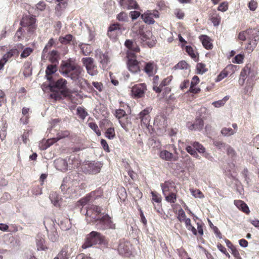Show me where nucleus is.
<instances>
[{"mask_svg":"<svg viewBox=\"0 0 259 259\" xmlns=\"http://www.w3.org/2000/svg\"><path fill=\"white\" fill-rule=\"evenodd\" d=\"M236 133V131L231 127H224L221 130V134L224 136H230Z\"/></svg>","mask_w":259,"mask_h":259,"instance_id":"nucleus-50","label":"nucleus"},{"mask_svg":"<svg viewBox=\"0 0 259 259\" xmlns=\"http://www.w3.org/2000/svg\"><path fill=\"white\" fill-rule=\"evenodd\" d=\"M213 145L219 149H225L227 145L225 143L221 141H215L213 142Z\"/></svg>","mask_w":259,"mask_h":259,"instance_id":"nucleus-63","label":"nucleus"},{"mask_svg":"<svg viewBox=\"0 0 259 259\" xmlns=\"http://www.w3.org/2000/svg\"><path fill=\"white\" fill-rule=\"evenodd\" d=\"M152 108L148 107L141 111L138 114L139 118L141 120V125H143L146 127L149 125L151 117L149 115L151 112Z\"/></svg>","mask_w":259,"mask_h":259,"instance_id":"nucleus-11","label":"nucleus"},{"mask_svg":"<svg viewBox=\"0 0 259 259\" xmlns=\"http://www.w3.org/2000/svg\"><path fill=\"white\" fill-rule=\"evenodd\" d=\"M189 65L185 61H181L176 65H175L172 69L173 70H181V69H187L188 68Z\"/></svg>","mask_w":259,"mask_h":259,"instance_id":"nucleus-46","label":"nucleus"},{"mask_svg":"<svg viewBox=\"0 0 259 259\" xmlns=\"http://www.w3.org/2000/svg\"><path fill=\"white\" fill-rule=\"evenodd\" d=\"M177 192H174L164 195L165 198V200L170 203H175L177 198Z\"/></svg>","mask_w":259,"mask_h":259,"instance_id":"nucleus-40","label":"nucleus"},{"mask_svg":"<svg viewBox=\"0 0 259 259\" xmlns=\"http://www.w3.org/2000/svg\"><path fill=\"white\" fill-rule=\"evenodd\" d=\"M49 60L52 64H58L59 59V52L56 50H52L49 53Z\"/></svg>","mask_w":259,"mask_h":259,"instance_id":"nucleus-33","label":"nucleus"},{"mask_svg":"<svg viewBox=\"0 0 259 259\" xmlns=\"http://www.w3.org/2000/svg\"><path fill=\"white\" fill-rule=\"evenodd\" d=\"M33 51V50L29 47L26 48L21 54V58H25L28 57Z\"/></svg>","mask_w":259,"mask_h":259,"instance_id":"nucleus-58","label":"nucleus"},{"mask_svg":"<svg viewBox=\"0 0 259 259\" xmlns=\"http://www.w3.org/2000/svg\"><path fill=\"white\" fill-rule=\"evenodd\" d=\"M101 165V163L98 162H91L88 164L87 170L90 174H96L100 172Z\"/></svg>","mask_w":259,"mask_h":259,"instance_id":"nucleus-25","label":"nucleus"},{"mask_svg":"<svg viewBox=\"0 0 259 259\" xmlns=\"http://www.w3.org/2000/svg\"><path fill=\"white\" fill-rule=\"evenodd\" d=\"M127 57L128 58L127 65L129 71L133 73L140 72L141 62L136 59V54L132 52L127 53Z\"/></svg>","mask_w":259,"mask_h":259,"instance_id":"nucleus-7","label":"nucleus"},{"mask_svg":"<svg viewBox=\"0 0 259 259\" xmlns=\"http://www.w3.org/2000/svg\"><path fill=\"white\" fill-rule=\"evenodd\" d=\"M154 125L160 130L164 129L167 125L166 117L164 114L157 115L154 119Z\"/></svg>","mask_w":259,"mask_h":259,"instance_id":"nucleus-18","label":"nucleus"},{"mask_svg":"<svg viewBox=\"0 0 259 259\" xmlns=\"http://www.w3.org/2000/svg\"><path fill=\"white\" fill-rule=\"evenodd\" d=\"M67 81L64 78H60L49 85L51 92L50 97L55 100H60L69 97L70 91L67 87Z\"/></svg>","mask_w":259,"mask_h":259,"instance_id":"nucleus-3","label":"nucleus"},{"mask_svg":"<svg viewBox=\"0 0 259 259\" xmlns=\"http://www.w3.org/2000/svg\"><path fill=\"white\" fill-rule=\"evenodd\" d=\"M146 90V84L145 83H139L133 87L132 94L135 98H141L144 96Z\"/></svg>","mask_w":259,"mask_h":259,"instance_id":"nucleus-16","label":"nucleus"},{"mask_svg":"<svg viewBox=\"0 0 259 259\" xmlns=\"http://www.w3.org/2000/svg\"><path fill=\"white\" fill-rule=\"evenodd\" d=\"M92 85L99 92H102L104 89V85L101 82L93 81Z\"/></svg>","mask_w":259,"mask_h":259,"instance_id":"nucleus-59","label":"nucleus"},{"mask_svg":"<svg viewBox=\"0 0 259 259\" xmlns=\"http://www.w3.org/2000/svg\"><path fill=\"white\" fill-rule=\"evenodd\" d=\"M186 52L188 55L193 59L195 62H198L199 60V54L197 52L195 51L193 48L190 46H187L185 48Z\"/></svg>","mask_w":259,"mask_h":259,"instance_id":"nucleus-32","label":"nucleus"},{"mask_svg":"<svg viewBox=\"0 0 259 259\" xmlns=\"http://www.w3.org/2000/svg\"><path fill=\"white\" fill-rule=\"evenodd\" d=\"M124 46L128 49L127 53L132 52L136 54L140 51V49L135 40L126 39Z\"/></svg>","mask_w":259,"mask_h":259,"instance_id":"nucleus-21","label":"nucleus"},{"mask_svg":"<svg viewBox=\"0 0 259 259\" xmlns=\"http://www.w3.org/2000/svg\"><path fill=\"white\" fill-rule=\"evenodd\" d=\"M177 218L179 220V221L181 222H183L186 220L188 219L185 211L182 208H180L178 210Z\"/></svg>","mask_w":259,"mask_h":259,"instance_id":"nucleus-53","label":"nucleus"},{"mask_svg":"<svg viewBox=\"0 0 259 259\" xmlns=\"http://www.w3.org/2000/svg\"><path fill=\"white\" fill-rule=\"evenodd\" d=\"M59 4L56 6L55 10L61 12L65 9L67 5V0H56Z\"/></svg>","mask_w":259,"mask_h":259,"instance_id":"nucleus-45","label":"nucleus"},{"mask_svg":"<svg viewBox=\"0 0 259 259\" xmlns=\"http://www.w3.org/2000/svg\"><path fill=\"white\" fill-rule=\"evenodd\" d=\"M228 9V3L226 2H224L221 3L218 8V10L221 12H226Z\"/></svg>","mask_w":259,"mask_h":259,"instance_id":"nucleus-64","label":"nucleus"},{"mask_svg":"<svg viewBox=\"0 0 259 259\" xmlns=\"http://www.w3.org/2000/svg\"><path fill=\"white\" fill-rule=\"evenodd\" d=\"M234 204L240 210H242L243 212L248 214L250 212L249 209L247 204L242 200H235L234 202Z\"/></svg>","mask_w":259,"mask_h":259,"instance_id":"nucleus-30","label":"nucleus"},{"mask_svg":"<svg viewBox=\"0 0 259 259\" xmlns=\"http://www.w3.org/2000/svg\"><path fill=\"white\" fill-rule=\"evenodd\" d=\"M144 62V67L143 71L146 73L148 76H153L156 72L158 69L157 64L154 61H149Z\"/></svg>","mask_w":259,"mask_h":259,"instance_id":"nucleus-17","label":"nucleus"},{"mask_svg":"<svg viewBox=\"0 0 259 259\" xmlns=\"http://www.w3.org/2000/svg\"><path fill=\"white\" fill-rule=\"evenodd\" d=\"M191 220L189 218H188V219L186 220L183 222L185 223V226L187 230L189 231H191L193 234L196 236L197 235V230L195 229V228L193 226L191 223Z\"/></svg>","mask_w":259,"mask_h":259,"instance_id":"nucleus-44","label":"nucleus"},{"mask_svg":"<svg viewBox=\"0 0 259 259\" xmlns=\"http://www.w3.org/2000/svg\"><path fill=\"white\" fill-rule=\"evenodd\" d=\"M77 114L80 118L84 119L88 115V113L83 108L78 107L77 109Z\"/></svg>","mask_w":259,"mask_h":259,"instance_id":"nucleus-52","label":"nucleus"},{"mask_svg":"<svg viewBox=\"0 0 259 259\" xmlns=\"http://www.w3.org/2000/svg\"><path fill=\"white\" fill-rule=\"evenodd\" d=\"M236 66L232 64L227 65L226 68L219 74L215 80L216 81H220L226 77L229 74H232L235 72Z\"/></svg>","mask_w":259,"mask_h":259,"instance_id":"nucleus-20","label":"nucleus"},{"mask_svg":"<svg viewBox=\"0 0 259 259\" xmlns=\"http://www.w3.org/2000/svg\"><path fill=\"white\" fill-rule=\"evenodd\" d=\"M193 146L200 153H204L205 152V148L199 143L195 142L193 144Z\"/></svg>","mask_w":259,"mask_h":259,"instance_id":"nucleus-57","label":"nucleus"},{"mask_svg":"<svg viewBox=\"0 0 259 259\" xmlns=\"http://www.w3.org/2000/svg\"><path fill=\"white\" fill-rule=\"evenodd\" d=\"M203 47L207 50H211L212 49L213 45L211 42L210 38L206 35H202L200 36Z\"/></svg>","mask_w":259,"mask_h":259,"instance_id":"nucleus-31","label":"nucleus"},{"mask_svg":"<svg viewBox=\"0 0 259 259\" xmlns=\"http://www.w3.org/2000/svg\"><path fill=\"white\" fill-rule=\"evenodd\" d=\"M160 186L163 195L174 192H178L175 183L172 181H166L164 183H161Z\"/></svg>","mask_w":259,"mask_h":259,"instance_id":"nucleus-15","label":"nucleus"},{"mask_svg":"<svg viewBox=\"0 0 259 259\" xmlns=\"http://www.w3.org/2000/svg\"><path fill=\"white\" fill-rule=\"evenodd\" d=\"M127 115L125 111L123 109H118L115 110V115L118 120L125 117Z\"/></svg>","mask_w":259,"mask_h":259,"instance_id":"nucleus-54","label":"nucleus"},{"mask_svg":"<svg viewBox=\"0 0 259 259\" xmlns=\"http://www.w3.org/2000/svg\"><path fill=\"white\" fill-rule=\"evenodd\" d=\"M197 72L198 74H203L207 71L206 65L202 63H198L196 65Z\"/></svg>","mask_w":259,"mask_h":259,"instance_id":"nucleus-49","label":"nucleus"},{"mask_svg":"<svg viewBox=\"0 0 259 259\" xmlns=\"http://www.w3.org/2000/svg\"><path fill=\"white\" fill-rule=\"evenodd\" d=\"M68 255V247L64 246L56 257H58L59 259H67Z\"/></svg>","mask_w":259,"mask_h":259,"instance_id":"nucleus-47","label":"nucleus"},{"mask_svg":"<svg viewBox=\"0 0 259 259\" xmlns=\"http://www.w3.org/2000/svg\"><path fill=\"white\" fill-rule=\"evenodd\" d=\"M57 70V64H51L47 66L46 70V74L48 80H50L52 79L51 75L55 73Z\"/></svg>","mask_w":259,"mask_h":259,"instance_id":"nucleus-35","label":"nucleus"},{"mask_svg":"<svg viewBox=\"0 0 259 259\" xmlns=\"http://www.w3.org/2000/svg\"><path fill=\"white\" fill-rule=\"evenodd\" d=\"M103 190L99 188L96 189V190L91 192L89 194H88L91 201H93L103 196Z\"/></svg>","mask_w":259,"mask_h":259,"instance_id":"nucleus-36","label":"nucleus"},{"mask_svg":"<svg viewBox=\"0 0 259 259\" xmlns=\"http://www.w3.org/2000/svg\"><path fill=\"white\" fill-rule=\"evenodd\" d=\"M25 31L23 29V28L21 27H20L16 32L15 37L17 38V40L18 41H20L24 37L25 35Z\"/></svg>","mask_w":259,"mask_h":259,"instance_id":"nucleus-51","label":"nucleus"},{"mask_svg":"<svg viewBox=\"0 0 259 259\" xmlns=\"http://www.w3.org/2000/svg\"><path fill=\"white\" fill-rule=\"evenodd\" d=\"M101 211L102 208L100 206L94 204L89 205L85 209H81L82 213H85L87 221L89 223L97 222L100 218Z\"/></svg>","mask_w":259,"mask_h":259,"instance_id":"nucleus-5","label":"nucleus"},{"mask_svg":"<svg viewBox=\"0 0 259 259\" xmlns=\"http://www.w3.org/2000/svg\"><path fill=\"white\" fill-rule=\"evenodd\" d=\"M36 245L38 250H44L47 248L45 245V240L41 236H37L36 238Z\"/></svg>","mask_w":259,"mask_h":259,"instance_id":"nucleus-39","label":"nucleus"},{"mask_svg":"<svg viewBox=\"0 0 259 259\" xmlns=\"http://www.w3.org/2000/svg\"><path fill=\"white\" fill-rule=\"evenodd\" d=\"M172 78H173V77L172 75L168 76L166 77V78H164L160 82L159 84L158 85V87H159V88H160V93L162 91L164 87H165L170 84V82L171 81V80L172 79Z\"/></svg>","mask_w":259,"mask_h":259,"instance_id":"nucleus-41","label":"nucleus"},{"mask_svg":"<svg viewBox=\"0 0 259 259\" xmlns=\"http://www.w3.org/2000/svg\"><path fill=\"white\" fill-rule=\"evenodd\" d=\"M132 247L130 242L121 240L119 244L118 251L122 255L129 256L132 254Z\"/></svg>","mask_w":259,"mask_h":259,"instance_id":"nucleus-14","label":"nucleus"},{"mask_svg":"<svg viewBox=\"0 0 259 259\" xmlns=\"http://www.w3.org/2000/svg\"><path fill=\"white\" fill-rule=\"evenodd\" d=\"M89 127L93 130L98 136L101 135V132L97 124L95 122H90L89 123Z\"/></svg>","mask_w":259,"mask_h":259,"instance_id":"nucleus-60","label":"nucleus"},{"mask_svg":"<svg viewBox=\"0 0 259 259\" xmlns=\"http://www.w3.org/2000/svg\"><path fill=\"white\" fill-rule=\"evenodd\" d=\"M250 67L248 65H246L241 70L239 79V83L241 85H243L245 83V80L247 76L250 72Z\"/></svg>","mask_w":259,"mask_h":259,"instance_id":"nucleus-24","label":"nucleus"},{"mask_svg":"<svg viewBox=\"0 0 259 259\" xmlns=\"http://www.w3.org/2000/svg\"><path fill=\"white\" fill-rule=\"evenodd\" d=\"M55 43V41L53 38H51L49 39L48 43L45 46V48H44L42 54H41V58H43L45 57L46 55V54L47 53L49 50H50L54 45Z\"/></svg>","mask_w":259,"mask_h":259,"instance_id":"nucleus-38","label":"nucleus"},{"mask_svg":"<svg viewBox=\"0 0 259 259\" xmlns=\"http://www.w3.org/2000/svg\"><path fill=\"white\" fill-rule=\"evenodd\" d=\"M209 19L213 25L217 26L220 24L221 18L219 14L214 12L210 16Z\"/></svg>","mask_w":259,"mask_h":259,"instance_id":"nucleus-43","label":"nucleus"},{"mask_svg":"<svg viewBox=\"0 0 259 259\" xmlns=\"http://www.w3.org/2000/svg\"><path fill=\"white\" fill-rule=\"evenodd\" d=\"M50 199L52 203L56 206H60V202L62 200L59 195L55 192L51 193L50 195Z\"/></svg>","mask_w":259,"mask_h":259,"instance_id":"nucleus-34","label":"nucleus"},{"mask_svg":"<svg viewBox=\"0 0 259 259\" xmlns=\"http://www.w3.org/2000/svg\"><path fill=\"white\" fill-rule=\"evenodd\" d=\"M82 68L77 64L74 58H69L62 61L60 66V72L64 76L73 80L79 79L82 72Z\"/></svg>","mask_w":259,"mask_h":259,"instance_id":"nucleus-1","label":"nucleus"},{"mask_svg":"<svg viewBox=\"0 0 259 259\" xmlns=\"http://www.w3.org/2000/svg\"><path fill=\"white\" fill-rule=\"evenodd\" d=\"M36 19L34 16L23 15L20 22L22 27L25 28L29 36L35 33L37 29Z\"/></svg>","mask_w":259,"mask_h":259,"instance_id":"nucleus-4","label":"nucleus"},{"mask_svg":"<svg viewBox=\"0 0 259 259\" xmlns=\"http://www.w3.org/2000/svg\"><path fill=\"white\" fill-rule=\"evenodd\" d=\"M229 96H226L222 100H220L219 101L213 102L212 103V105L215 107H217V108L220 107L221 106H224L225 105V104L226 103V102L229 100Z\"/></svg>","mask_w":259,"mask_h":259,"instance_id":"nucleus-48","label":"nucleus"},{"mask_svg":"<svg viewBox=\"0 0 259 259\" xmlns=\"http://www.w3.org/2000/svg\"><path fill=\"white\" fill-rule=\"evenodd\" d=\"M188 127L190 130L200 131L203 128L204 122L201 118H196L193 123L188 124Z\"/></svg>","mask_w":259,"mask_h":259,"instance_id":"nucleus-27","label":"nucleus"},{"mask_svg":"<svg viewBox=\"0 0 259 259\" xmlns=\"http://www.w3.org/2000/svg\"><path fill=\"white\" fill-rule=\"evenodd\" d=\"M159 13L157 10H147L142 14L141 18L143 21L148 24H153L155 23L154 18L159 17Z\"/></svg>","mask_w":259,"mask_h":259,"instance_id":"nucleus-10","label":"nucleus"},{"mask_svg":"<svg viewBox=\"0 0 259 259\" xmlns=\"http://www.w3.org/2000/svg\"><path fill=\"white\" fill-rule=\"evenodd\" d=\"M238 39L241 41L247 40L244 50L250 53L255 48L259 40V31L256 28H248L240 32Z\"/></svg>","mask_w":259,"mask_h":259,"instance_id":"nucleus-2","label":"nucleus"},{"mask_svg":"<svg viewBox=\"0 0 259 259\" xmlns=\"http://www.w3.org/2000/svg\"><path fill=\"white\" fill-rule=\"evenodd\" d=\"M79 46L82 54L84 56H88L92 52L91 47L88 44H81Z\"/></svg>","mask_w":259,"mask_h":259,"instance_id":"nucleus-37","label":"nucleus"},{"mask_svg":"<svg viewBox=\"0 0 259 259\" xmlns=\"http://www.w3.org/2000/svg\"><path fill=\"white\" fill-rule=\"evenodd\" d=\"M121 127L126 131H127L132 127L131 118L127 115L125 117L118 120Z\"/></svg>","mask_w":259,"mask_h":259,"instance_id":"nucleus-29","label":"nucleus"},{"mask_svg":"<svg viewBox=\"0 0 259 259\" xmlns=\"http://www.w3.org/2000/svg\"><path fill=\"white\" fill-rule=\"evenodd\" d=\"M83 65L85 67L87 73L91 76L98 74L97 66L95 63L94 59L91 57L83 58L81 59Z\"/></svg>","mask_w":259,"mask_h":259,"instance_id":"nucleus-8","label":"nucleus"},{"mask_svg":"<svg viewBox=\"0 0 259 259\" xmlns=\"http://www.w3.org/2000/svg\"><path fill=\"white\" fill-rule=\"evenodd\" d=\"M59 42L62 45H74L76 43L75 37L70 34H66L64 36L59 37Z\"/></svg>","mask_w":259,"mask_h":259,"instance_id":"nucleus-22","label":"nucleus"},{"mask_svg":"<svg viewBox=\"0 0 259 259\" xmlns=\"http://www.w3.org/2000/svg\"><path fill=\"white\" fill-rule=\"evenodd\" d=\"M159 77L158 75H154L152 79V83H153V90L156 93H160V90L158 87V85L159 84Z\"/></svg>","mask_w":259,"mask_h":259,"instance_id":"nucleus-42","label":"nucleus"},{"mask_svg":"<svg viewBox=\"0 0 259 259\" xmlns=\"http://www.w3.org/2000/svg\"><path fill=\"white\" fill-rule=\"evenodd\" d=\"M150 35H151L150 32L147 33H145L142 31L140 32V38L142 41L141 42L143 43L144 45H147L148 47L151 48L155 46L156 40L150 38Z\"/></svg>","mask_w":259,"mask_h":259,"instance_id":"nucleus-19","label":"nucleus"},{"mask_svg":"<svg viewBox=\"0 0 259 259\" xmlns=\"http://www.w3.org/2000/svg\"><path fill=\"white\" fill-rule=\"evenodd\" d=\"M19 54V52L16 49H12L9 52L4 54L2 58L3 61L6 63L10 60L14 56H18Z\"/></svg>","mask_w":259,"mask_h":259,"instance_id":"nucleus-28","label":"nucleus"},{"mask_svg":"<svg viewBox=\"0 0 259 259\" xmlns=\"http://www.w3.org/2000/svg\"><path fill=\"white\" fill-rule=\"evenodd\" d=\"M99 224L101 225L103 230L115 229L116 225L113 223L112 218L108 214L103 215L98 220Z\"/></svg>","mask_w":259,"mask_h":259,"instance_id":"nucleus-9","label":"nucleus"},{"mask_svg":"<svg viewBox=\"0 0 259 259\" xmlns=\"http://www.w3.org/2000/svg\"><path fill=\"white\" fill-rule=\"evenodd\" d=\"M56 168L60 171H65L67 170L68 163L66 160L62 158H58L54 161Z\"/></svg>","mask_w":259,"mask_h":259,"instance_id":"nucleus-23","label":"nucleus"},{"mask_svg":"<svg viewBox=\"0 0 259 259\" xmlns=\"http://www.w3.org/2000/svg\"><path fill=\"white\" fill-rule=\"evenodd\" d=\"M105 135L107 138L109 139H113L115 136V131L114 127H109L107 128Z\"/></svg>","mask_w":259,"mask_h":259,"instance_id":"nucleus-55","label":"nucleus"},{"mask_svg":"<svg viewBox=\"0 0 259 259\" xmlns=\"http://www.w3.org/2000/svg\"><path fill=\"white\" fill-rule=\"evenodd\" d=\"M121 25L118 23H114L109 26L108 29L107 35L112 39L117 40L121 32Z\"/></svg>","mask_w":259,"mask_h":259,"instance_id":"nucleus-13","label":"nucleus"},{"mask_svg":"<svg viewBox=\"0 0 259 259\" xmlns=\"http://www.w3.org/2000/svg\"><path fill=\"white\" fill-rule=\"evenodd\" d=\"M104 236L100 233L92 231L87 236L86 240L82 247L83 248H87L94 245L102 244L104 243Z\"/></svg>","mask_w":259,"mask_h":259,"instance_id":"nucleus-6","label":"nucleus"},{"mask_svg":"<svg viewBox=\"0 0 259 259\" xmlns=\"http://www.w3.org/2000/svg\"><path fill=\"white\" fill-rule=\"evenodd\" d=\"M117 19L119 21L125 22L128 19V17L126 13L121 12L117 16Z\"/></svg>","mask_w":259,"mask_h":259,"instance_id":"nucleus-61","label":"nucleus"},{"mask_svg":"<svg viewBox=\"0 0 259 259\" xmlns=\"http://www.w3.org/2000/svg\"><path fill=\"white\" fill-rule=\"evenodd\" d=\"M244 58V54H238L236 55L234 59V61H233V63H237V64H241L243 63V60Z\"/></svg>","mask_w":259,"mask_h":259,"instance_id":"nucleus-62","label":"nucleus"},{"mask_svg":"<svg viewBox=\"0 0 259 259\" xmlns=\"http://www.w3.org/2000/svg\"><path fill=\"white\" fill-rule=\"evenodd\" d=\"M174 152L176 155H174L172 153L166 150H163L160 152L159 156L160 158L165 161H178L179 157L178 156L177 149L175 146L172 145Z\"/></svg>","mask_w":259,"mask_h":259,"instance_id":"nucleus-12","label":"nucleus"},{"mask_svg":"<svg viewBox=\"0 0 259 259\" xmlns=\"http://www.w3.org/2000/svg\"><path fill=\"white\" fill-rule=\"evenodd\" d=\"M90 201H91V200L88 194L84 197L81 198L79 201H78V205L82 206L83 207Z\"/></svg>","mask_w":259,"mask_h":259,"instance_id":"nucleus-56","label":"nucleus"},{"mask_svg":"<svg viewBox=\"0 0 259 259\" xmlns=\"http://www.w3.org/2000/svg\"><path fill=\"white\" fill-rule=\"evenodd\" d=\"M119 4L123 8L127 9H137L138 6L135 0H120Z\"/></svg>","mask_w":259,"mask_h":259,"instance_id":"nucleus-26","label":"nucleus"}]
</instances>
